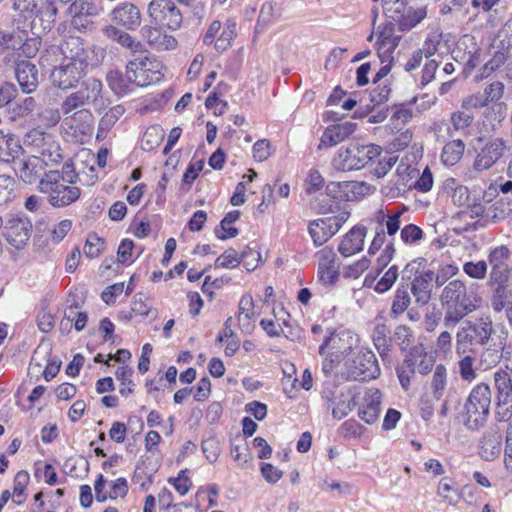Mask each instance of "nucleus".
<instances>
[{
	"label": "nucleus",
	"instance_id": "nucleus-1",
	"mask_svg": "<svg viewBox=\"0 0 512 512\" xmlns=\"http://www.w3.org/2000/svg\"><path fill=\"white\" fill-rule=\"evenodd\" d=\"M43 66H52L50 80L53 86L69 90L75 88L88 67V53L79 37H68L60 46H50L40 58Z\"/></svg>",
	"mask_w": 512,
	"mask_h": 512
},
{
	"label": "nucleus",
	"instance_id": "nucleus-2",
	"mask_svg": "<svg viewBox=\"0 0 512 512\" xmlns=\"http://www.w3.org/2000/svg\"><path fill=\"white\" fill-rule=\"evenodd\" d=\"M444 311L443 323L447 328H453L468 314L477 310L481 298L469 289L462 280H451L442 289L439 296Z\"/></svg>",
	"mask_w": 512,
	"mask_h": 512
},
{
	"label": "nucleus",
	"instance_id": "nucleus-3",
	"mask_svg": "<svg viewBox=\"0 0 512 512\" xmlns=\"http://www.w3.org/2000/svg\"><path fill=\"white\" fill-rule=\"evenodd\" d=\"M78 174L74 165L66 162L62 171L49 170L39 181L38 190L47 196L49 204L56 208L66 207L80 197V188L76 185Z\"/></svg>",
	"mask_w": 512,
	"mask_h": 512
},
{
	"label": "nucleus",
	"instance_id": "nucleus-4",
	"mask_svg": "<svg viewBox=\"0 0 512 512\" xmlns=\"http://www.w3.org/2000/svg\"><path fill=\"white\" fill-rule=\"evenodd\" d=\"M381 153L382 149L378 145L350 144L338 149L331 160V165L340 172L361 170L378 158Z\"/></svg>",
	"mask_w": 512,
	"mask_h": 512
},
{
	"label": "nucleus",
	"instance_id": "nucleus-5",
	"mask_svg": "<svg viewBox=\"0 0 512 512\" xmlns=\"http://www.w3.org/2000/svg\"><path fill=\"white\" fill-rule=\"evenodd\" d=\"M164 64L155 56L144 51L134 55L126 65V77L139 87L159 83L164 77Z\"/></svg>",
	"mask_w": 512,
	"mask_h": 512
},
{
	"label": "nucleus",
	"instance_id": "nucleus-6",
	"mask_svg": "<svg viewBox=\"0 0 512 512\" xmlns=\"http://www.w3.org/2000/svg\"><path fill=\"white\" fill-rule=\"evenodd\" d=\"M358 342L357 336L347 330L331 333L330 336L326 337L319 347L320 355L326 356L322 364L323 371L325 373L331 372L342 358L353 354Z\"/></svg>",
	"mask_w": 512,
	"mask_h": 512
},
{
	"label": "nucleus",
	"instance_id": "nucleus-7",
	"mask_svg": "<svg viewBox=\"0 0 512 512\" xmlns=\"http://www.w3.org/2000/svg\"><path fill=\"white\" fill-rule=\"evenodd\" d=\"M490 404V387L484 383L476 385L465 403V426L470 430H479L483 427L489 415Z\"/></svg>",
	"mask_w": 512,
	"mask_h": 512
},
{
	"label": "nucleus",
	"instance_id": "nucleus-8",
	"mask_svg": "<svg viewBox=\"0 0 512 512\" xmlns=\"http://www.w3.org/2000/svg\"><path fill=\"white\" fill-rule=\"evenodd\" d=\"M84 99L76 92L67 95L60 104V111L65 116L64 122L75 133L87 135L93 129V115L86 106Z\"/></svg>",
	"mask_w": 512,
	"mask_h": 512
},
{
	"label": "nucleus",
	"instance_id": "nucleus-9",
	"mask_svg": "<svg viewBox=\"0 0 512 512\" xmlns=\"http://www.w3.org/2000/svg\"><path fill=\"white\" fill-rule=\"evenodd\" d=\"M344 377L347 380L369 381L380 375L375 354L370 349L360 348L345 360Z\"/></svg>",
	"mask_w": 512,
	"mask_h": 512
},
{
	"label": "nucleus",
	"instance_id": "nucleus-10",
	"mask_svg": "<svg viewBox=\"0 0 512 512\" xmlns=\"http://www.w3.org/2000/svg\"><path fill=\"white\" fill-rule=\"evenodd\" d=\"M24 144L33 149L37 156L59 164L62 159V150L55 137L39 129H32L24 136Z\"/></svg>",
	"mask_w": 512,
	"mask_h": 512
},
{
	"label": "nucleus",
	"instance_id": "nucleus-11",
	"mask_svg": "<svg viewBox=\"0 0 512 512\" xmlns=\"http://www.w3.org/2000/svg\"><path fill=\"white\" fill-rule=\"evenodd\" d=\"M508 151L507 141L501 137L489 138L476 150L473 170L482 173L491 169Z\"/></svg>",
	"mask_w": 512,
	"mask_h": 512
},
{
	"label": "nucleus",
	"instance_id": "nucleus-12",
	"mask_svg": "<svg viewBox=\"0 0 512 512\" xmlns=\"http://www.w3.org/2000/svg\"><path fill=\"white\" fill-rule=\"evenodd\" d=\"M151 23L177 30L182 24V14L172 0H152L147 8Z\"/></svg>",
	"mask_w": 512,
	"mask_h": 512
},
{
	"label": "nucleus",
	"instance_id": "nucleus-13",
	"mask_svg": "<svg viewBox=\"0 0 512 512\" xmlns=\"http://www.w3.org/2000/svg\"><path fill=\"white\" fill-rule=\"evenodd\" d=\"M4 236L7 242L16 249L23 248L29 241L32 233V223L24 215L17 214L10 216L6 223H3Z\"/></svg>",
	"mask_w": 512,
	"mask_h": 512
},
{
	"label": "nucleus",
	"instance_id": "nucleus-14",
	"mask_svg": "<svg viewBox=\"0 0 512 512\" xmlns=\"http://www.w3.org/2000/svg\"><path fill=\"white\" fill-rule=\"evenodd\" d=\"M13 165L15 173L23 182L33 184L37 180L40 181L44 173L48 172L45 171V167L53 164L52 161L45 160L37 155H31L23 158L19 157Z\"/></svg>",
	"mask_w": 512,
	"mask_h": 512
},
{
	"label": "nucleus",
	"instance_id": "nucleus-15",
	"mask_svg": "<svg viewBox=\"0 0 512 512\" xmlns=\"http://www.w3.org/2000/svg\"><path fill=\"white\" fill-rule=\"evenodd\" d=\"M511 252L508 247L501 245L492 249L488 255L491 267L490 282L497 286H504L510 277L509 260Z\"/></svg>",
	"mask_w": 512,
	"mask_h": 512
},
{
	"label": "nucleus",
	"instance_id": "nucleus-16",
	"mask_svg": "<svg viewBox=\"0 0 512 512\" xmlns=\"http://www.w3.org/2000/svg\"><path fill=\"white\" fill-rule=\"evenodd\" d=\"M318 269L317 277L319 282L325 286L333 285L339 277V263L336 253L331 247H324L316 253Z\"/></svg>",
	"mask_w": 512,
	"mask_h": 512
},
{
	"label": "nucleus",
	"instance_id": "nucleus-17",
	"mask_svg": "<svg viewBox=\"0 0 512 512\" xmlns=\"http://www.w3.org/2000/svg\"><path fill=\"white\" fill-rule=\"evenodd\" d=\"M402 214L403 211L399 209L380 208L371 215L370 223L373 225L374 231H380L388 237H394L400 229Z\"/></svg>",
	"mask_w": 512,
	"mask_h": 512
},
{
	"label": "nucleus",
	"instance_id": "nucleus-18",
	"mask_svg": "<svg viewBox=\"0 0 512 512\" xmlns=\"http://www.w3.org/2000/svg\"><path fill=\"white\" fill-rule=\"evenodd\" d=\"M16 81L25 94H31L40 84V73L37 66L28 60L16 62L14 68Z\"/></svg>",
	"mask_w": 512,
	"mask_h": 512
},
{
	"label": "nucleus",
	"instance_id": "nucleus-19",
	"mask_svg": "<svg viewBox=\"0 0 512 512\" xmlns=\"http://www.w3.org/2000/svg\"><path fill=\"white\" fill-rule=\"evenodd\" d=\"M357 129V124L351 121L330 125L325 128L318 145V149L331 148L343 142Z\"/></svg>",
	"mask_w": 512,
	"mask_h": 512
},
{
	"label": "nucleus",
	"instance_id": "nucleus-20",
	"mask_svg": "<svg viewBox=\"0 0 512 512\" xmlns=\"http://www.w3.org/2000/svg\"><path fill=\"white\" fill-rule=\"evenodd\" d=\"M367 228L364 225H355L341 239L338 251L343 257L353 256L363 250Z\"/></svg>",
	"mask_w": 512,
	"mask_h": 512
},
{
	"label": "nucleus",
	"instance_id": "nucleus-21",
	"mask_svg": "<svg viewBox=\"0 0 512 512\" xmlns=\"http://www.w3.org/2000/svg\"><path fill=\"white\" fill-rule=\"evenodd\" d=\"M111 19L127 30H135L141 24V12L133 3L123 2L111 11Z\"/></svg>",
	"mask_w": 512,
	"mask_h": 512
},
{
	"label": "nucleus",
	"instance_id": "nucleus-22",
	"mask_svg": "<svg viewBox=\"0 0 512 512\" xmlns=\"http://www.w3.org/2000/svg\"><path fill=\"white\" fill-rule=\"evenodd\" d=\"M505 93V85L501 81H492L487 83L481 94L485 105L494 104L492 110L498 115V121L501 122L505 117L506 105L501 101Z\"/></svg>",
	"mask_w": 512,
	"mask_h": 512
},
{
	"label": "nucleus",
	"instance_id": "nucleus-23",
	"mask_svg": "<svg viewBox=\"0 0 512 512\" xmlns=\"http://www.w3.org/2000/svg\"><path fill=\"white\" fill-rule=\"evenodd\" d=\"M433 279L434 272L431 270L422 271L415 275L411 283V292L418 305L424 306L430 301Z\"/></svg>",
	"mask_w": 512,
	"mask_h": 512
},
{
	"label": "nucleus",
	"instance_id": "nucleus-24",
	"mask_svg": "<svg viewBox=\"0 0 512 512\" xmlns=\"http://www.w3.org/2000/svg\"><path fill=\"white\" fill-rule=\"evenodd\" d=\"M140 32L143 39L156 50H171L177 45L176 39L159 27L145 25Z\"/></svg>",
	"mask_w": 512,
	"mask_h": 512
},
{
	"label": "nucleus",
	"instance_id": "nucleus-25",
	"mask_svg": "<svg viewBox=\"0 0 512 512\" xmlns=\"http://www.w3.org/2000/svg\"><path fill=\"white\" fill-rule=\"evenodd\" d=\"M497 390V405H507L512 402V364L506 365L494 374Z\"/></svg>",
	"mask_w": 512,
	"mask_h": 512
},
{
	"label": "nucleus",
	"instance_id": "nucleus-26",
	"mask_svg": "<svg viewBox=\"0 0 512 512\" xmlns=\"http://www.w3.org/2000/svg\"><path fill=\"white\" fill-rule=\"evenodd\" d=\"M107 39L120 44L128 49L133 56L144 52L143 44L125 31L118 29L113 25H107L102 30Z\"/></svg>",
	"mask_w": 512,
	"mask_h": 512
},
{
	"label": "nucleus",
	"instance_id": "nucleus-27",
	"mask_svg": "<svg viewBox=\"0 0 512 512\" xmlns=\"http://www.w3.org/2000/svg\"><path fill=\"white\" fill-rule=\"evenodd\" d=\"M382 394L379 389L371 388L364 396V407L359 417L367 424H373L379 417Z\"/></svg>",
	"mask_w": 512,
	"mask_h": 512
},
{
	"label": "nucleus",
	"instance_id": "nucleus-28",
	"mask_svg": "<svg viewBox=\"0 0 512 512\" xmlns=\"http://www.w3.org/2000/svg\"><path fill=\"white\" fill-rule=\"evenodd\" d=\"M406 359L407 363H410L413 369L422 375L429 373L435 362L434 357L426 352L423 345L414 346Z\"/></svg>",
	"mask_w": 512,
	"mask_h": 512
},
{
	"label": "nucleus",
	"instance_id": "nucleus-29",
	"mask_svg": "<svg viewBox=\"0 0 512 512\" xmlns=\"http://www.w3.org/2000/svg\"><path fill=\"white\" fill-rule=\"evenodd\" d=\"M57 10L54 0H38L33 12V25L35 26V20L39 19L43 30H50L55 22Z\"/></svg>",
	"mask_w": 512,
	"mask_h": 512
},
{
	"label": "nucleus",
	"instance_id": "nucleus-30",
	"mask_svg": "<svg viewBox=\"0 0 512 512\" xmlns=\"http://www.w3.org/2000/svg\"><path fill=\"white\" fill-rule=\"evenodd\" d=\"M254 301L253 297L250 294H245L241 297L239 302V313H238V323L240 329L249 334L254 329Z\"/></svg>",
	"mask_w": 512,
	"mask_h": 512
},
{
	"label": "nucleus",
	"instance_id": "nucleus-31",
	"mask_svg": "<svg viewBox=\"0 0 512 512\" xmlns=\"http://www.w3.org/2000/svg\"><path fill=\"white\" fill-rule=\"evenodd\" d=\"M502 437L498 433H486L480 441L479 455L486 461H492L501 453Z\"/></svg>",
	"mask_w": 512,
	"mask_h": 512
},
{
	"label": "nucleus",
	"instance_id": "nucleus-32",
	"mask_svg": "<svg viewBox=\"0 0 512 512\" xmlns=\"http://www.w3.org/2000/svg\"><path fill=\"white\" fill-rule=\"evenodd\" d=\"M308 230L316 246L323 245L333 235L336 234V232L332 228V225L328 222L327 217L312 221L309 224Z\"/></svg>",
	"mask_w": 512,
	"mask_h": 512
},
{
	"label": "nucleus",
	"instance_id": "nucleus-33",
	"mask_svg": "<svg viewBox=\"0 0 512 512\" xmlns=\"http://www.w3.org/2000/svg\"><path fill=\"white\" fill-rule=\"evenodd\" d=\"M444 190L450 196L454 205L466 206L470 200L469 189L457 182L455 178H448L444 182Z\"/></svg>",
	"mask_w": 512,
	"mask_h": 512
},
{
	"label": "nucleus",
	"instance_id": "nucleus-34",
	"mask_svg": "<svg viewBox=\"0 0 512 512\" xmlns=\"http://www.w3.org/2000/svg\"><path fill=\"white\" fill-rule=\"evenodd\" d=\"M474 115L472 112L458 110L450 115L449 124L447 126L448 134L452 137L454 133L461 132L467 133V130L472 126Z\"/></svg>",
	"mask_w": 512,
	"mask_h": 512
},
{
	"label": "nucleus",
	"instance_id": "nucleus-35",
	"mask_svg": "<svg viewBox=\"0 0 512 512\" xmlns=\"http://www.w3.org/2000/svg\"><path fill=\"white\" fill-rule=\"evenodd\" d=\"M342 190L347 200L356 201L373 194L376 188L365 181H347L342 183Z\"/></svg>",
	"mask_w": 512,
	"mask_h": 512
},
{
	"label": "nucleus",
	"instance_id": "nucleus-36",
	"mask_svg": "<svg viewBox=\"0 0 512 512\" xmlns=\"http://www.w3.org/2000/svg\"><path fill=\"white\" fill-rule=\"evenodd\" d=\"M103 84L94 77L87 78L76 92L84 99L87 105L95 104L102 94Z\"/></svg>",
	"mask_w": 512,
	"mask_h": 512
},
{
	"label": "nucleus",
	"instance_id": "nucleus-37",
	"mask_svg": "<svg viewBox=\"0 0 512 512\" xmlns=\"http://www.w3.org/2000/svg\"><path fill=\"white\" fill-rule=\"evenodd\" d=\"M391 89L388 85H379L369 94L370 103L366 105L365 111L356 110L355 117L362 118L367 116L375 107L381 106L389 99Z\"/></svg>",
	"mask_w": 512,
	"mask_h": 512
},
{
	"label": "nucleus",
	"instance_id": "nucleus-38",
	"mask_svg": "<svg viewBox=\"0 0 512 512\" xmlns=\"http://www.w3.org/2000/svg\"><path fill=\"white\" fill-rule=\"evenodd\" d=\"M436 494L448 505L456 506L461 500L460 491L455 487L452 479L444 477L439 481Z\"/></svg>",
	"mask_w": 512,
	"mask_h": 512
},
{
	"label": "nucleus",
	"instance_id": "nucleus-39",
	"mask_svg": "<svg viewBox=\"0 0 512 512\" xmlns=\"http://www.w3.org/2000/svg\"><path fill=\"white\" fill-rule=\"evenodd\" d=\"M465 151V144L460 139H454L445 144L441 159L447 166H453L460 161Z\"/></svg>",
	"mask_w": 512,
	"mask_h": 512
},
{
	"label": "nucleus",
	"instance_id": "nucleus-40",
	"mask_svg": "<svg viewBox=\"0 0 512 512\" xmlns=\"http://www.w3.org/2000/svg\"><path fill=\"white\" fill-rule=\"evenodd\" d=\"M508 48L495 51L492 58L486 62L476 76L478 80L489 78L494 72L498 71L506 62Z\"/></svg>",
	"mask_w": 512,
	"mask_h": 512
},
{
	"label": "nucleus",
	"instance_id": "nucleus-41",
	"mask_svg": "<svg viewBox=\"0 0 512 512\" xmlns=\"http://www.w3.org/2000/svg\"><path fill=\"white\" fill-rule=\"evenodd\" d=\"M397 37L393 36L392 28L384 27L378 35V54L381 58L382 63L384 57L391 58V54L397 46Z\"/></svg>",
	"mask_w": 512,
	"mask_h": 512
},
{
	"label": "nucleus",
	"instance_id": "nucleus-42",
	"mask_svg": "<svg viewBox=\"0 0 512 512\" xmlns=\"http://www.w3.org/2000/svg\"><path fill=\"white\" fill-rule=\"evenodd\" d=\"M388 333L389 330L387 326L384 324L377 325L372 333V340L374 346L376 347L382 359L387 358L390 353V344L389 339L387 337Z\"/></svg>",
	"mask_w": 512,
	"mask_h": 512
},
{
	"label": "nucleus",
	"instance_id": "nucleus-43",
	"mask_svg": "<svg viewBox=\"0 0 512 512\" xmlns=\"http://www.w3.org/2000/svg\"><path fill=\"white\" fill-rule=\"evenodd\" d=\"M23 152V147L17 139L0 143V162L14 164Z\"/></svg>",
	"mask_w": 512,
	"mask_h": 512
},
{
	"label": "nucleus",
	"instance_id": "nucleus-44",
	"mask_svg": "<svg viewBox=\"0 0 512 512\" xmlns=\"http://www.w3.org/2000/svg\"><path fill=\"white\" fill-rule=\"evenodd\" d=\"M36 107V99L32 96H28L16 101L10 108V114L13 119H22L31 115Z\"/></svg>",
	"mask_w": 512,
	"mask_h": 512
},
{
	"label": "nucleus",
	"instance_id": "nucleus-45",
	"mask_svg": "<svg viewBox=\"0 0 512 512\" xmlns=\"http://www.w3.org/2000/svg\"><path fill=\"white\" fill-rule=\"evenodd\" d=\"M447 385V369L444 365H436L431 380V388L433 390L434 397L441 399L444 394Z\"/></svg>",
	"mask_w": 512,
	"mask_h": 512
},
{
	"label": "nucleus",
	"instance_id": "nucleus-46",
	"mask_svg": "<svg viewBox=\"0 0 512 512\" xmlns=\"http://www.w3.org/2000/svg\"><path fill=\"white\" fill-rule=\"evenodd\" d=\"M411 302L410 295L408 293V289L405 286H399L395 292L392 306H391V314L395 317L404 313L409 307Z\"/></svg>",
	"mask_w": 512,
	"mask_h": 512
},
{
	"label": "nucleus",
	"instance_id": "nucleus-47",
	"mask_svg": "<svg viewBox=\"0 0 512 512\" xmlns=\"http://www.w3.org/2000/svg\"><path fill=\"white\" fill-rule=\"evenodd\" d=\"M132 374L133 370L128 366H121L116 370V379L121 382L119 393L124 397H127L134 392L135 384L131 379Z\"/></svg>",
	"mask_w": 512,
	"mask_h": 512
},
{
	"label": "nucleus",
	"instance_id": "nucleus-48",
	"mask_svg": "<svg viewBox=\"0 0 512 512\" xmlns=\"http://www.w3.org/2000/svg\"><path fill=\"white\" fill-rule=\"evenodd\" d=\"M469 326L479 344H486L494 332L492 322L489 319H480L475 324L469 323Z\"/></svg>",
	"mask_w": 512,
	"mask_h": 512
},
{
	"label": "nucleus",
	"instance_id": "nucleus-49",
	"mask_svg": "<svg viewBox=\"0 0 512 512\" xmlns=\"http://www.w3.org/2000/svg\"><path fill=\"white\" fill-rule=\"evenodd\" d=\"M107 82L111 90L117 95H124L130 91L131 83L120 71H110L107 74Z\"/></svg>",
	"mask_w": 512,
	"mask_h": 512
},
{
	"label": "nucleus",
	"instance_id": "nucleus-50",
	"mask_svg": "<svg viewBox=\"0 0 512 512\" xmlns=\"http://www.w3.org/2000/svg\"><path fill=\"white\" fill-rule=\"evenodd\" d=\"M277 18L275 5L272 2H266L261 6L258 20L256 23V32H262Z\"/></svg>",
	"mask_w": 512,
	"mask_h": 512
},
{
	"label": "nucleus",
	"instance_id": "nucleus-51",
	"mask_svg": "<svg viewBox=\"0 0 512 512\" xmlns=\"http://www.w3.org/2000/svg\"><path fill=\"white\" fill-rule=\"evenodd\" d=\"M398 277V266H390L388 270L384 273V275L380 278V280L375 284L374 290L379 294H383L389 291L397 281Z\"/></svg>",
	"mask_w": 512,
	"mask_h": 512
},
{
	"label": "nucleus",
	"instance_id": "nucleus-52",
	"mask_svg": "<svg viewBox=\"0 0 512 512\" xmlns=\"http://www.w3.org/2000/svg\"><path fill=\"white\" fill-rule=\"evenodd\" d=\"M24 40V32L0 31V51L17 50Z\"/></svg>",
	"mask_w": 512,
	"mask_h": 512
},
{
	"label": "nucleus",
	"instance_id": "nucleus-53",
	"mask_svg": "<svg viewBox=\"0 0 512 512\" xmlns=\"http://www.w3.org/2000/svg\"><path fill=\"white\" fill-rule=\"evenodd\" d=\"M502 357L500 349L496 346H489L483 349L479 355V364L483 369L495 367Z\"/></svg>",
	"mask_w": 512,
	"mask_h": 512
},
{
	"label": "nucleus",
	"instance_id": "nucleus-54",
	"mask_svg": "<svg viewBox=\"0 0 512 512\" xmlns=\"http://www.w3.org/2000/svg\"><path fill=\"white\" fill-rule=\"evenodd\" d=\"M125 108L122 105L111 107L99 121V131H109L124 114Z\"/></svg>",
	"mask_w": 512,
	"mask_h": 512
},
{
	"label": "nucleus",
	"instance_id": "nucleus-55",
	"mask_svg": "<svg viewBox=\"0 0 512 512\" xmlns=\"http://www.w3.org/2000/svg\"><path fill=\"white\" fill-rule=\"evenodd\" d=\"M492 308L495 312H501L505 310L506 318L509 321L510 306L512 301L508 295L505 294L504 286H498L491 302Z\"/></svg>",
	"mask_w": 512,
	"mask_h": 512
},
{
	"label": "nucleus",
	"instance_id": "nucleus-56",
	"mask_svg": "<svg viewBox=\"0 0 512 512\" xmlns=\"http://www.w3.org/2000/svg\"><path fill=\"white\" fill-rule=\"evenodd\" d=\"M475 340L470 326H462L456 332V353L461 356L466 352V347Z\"/></svg>",
	"mask_w": 512,
	"mask_h": 512
},
{
	"label": "nucleus",
	"instance_id": "nucleus-57",
	"mask_svg": "<svg viewBox=\"0 0 512 512\" xmlns=\"http://www.w3.org/2000/svg\"><path fill=\"white\" fill-rule=\"evenodd\" d=\"M459 273V268L455 264H444L441 265L436 274L434 273V281L437 287H444L448 280L456 276Z\"/></svg>",
	"mask_w": 512,
	"mask_h": 512
},
{
	"label": "nucleus",
	"instance_id": "nucleus-58",
	"mask_svg": "<svg viewBox=\"0 0 512 512\" xmlns=\"http://www.w3.org/2000/svg\"><path fill=\"white\" fill-rule=\"evenodd\" d=\"M370 264V260L364 256L353 264L345 266L342 271L343 277L357 279L369 268Z\"/></svg>",
	"mask_w": 512,
	"mask_h": 512
},
{
	"label": "nucleus",
	"instance_id": "nucleus-59",
	"mask_svg": "<svg viewBox=\"0 0 512 512\" xmlns=\"http://www.w3.org/2000/svg\"><path fill=\"white\" fill-rule=\"evenodd\" d=\"M427 15V11L425 7H420L417 9H409L405 15L403 16V19L401 21V26L403 29H411L415 27L417 24H419Z\"/></svg>",
	"mask_w": 512,
	"mask_h": 512
},
{
	"label": "nucleus",
	"instance_id": "nucleus-60",
	"mask_svg": "<svg viewBox=\"0 0 512 512\" xmlns=\"http://www.w3.org/2000/svg\"><path fill=\"white\" fill-rule=\"evenodd\" d=\"M104 249V241L96 234H90L85 242L83 253L86 257L93 259L97 258Z\"/></svg>",
	"mask_w": 512,
	"mask_h": 512
},
{
	"label": "nucleus",
	"instance_id": "nucleus-61",
	"mask_svg": "<svg viewBox=\"0 0 512 512\" xmlns=\"http://www.w3.org/2000/svg\"><path fill=\"white\" fill-rule=\"evenodd\" d=\"M15 180L8 175H0V205L12 201L14 197Z\"/></svg>",
	"mask_w": 512,
	"mask_h": 512
},
{
	"label": "nucleus",
	"instance_id": "nucleus-62",
	"mask_svg": "<svg viewBox=\"0 0 512 512\" xmlns=\"http://www.w3.org/2000/svg\"><path fill=\"white\" fill-rule=\"evenodd\" d=\"M463 271L472 279L483 280L487 274V263L483 260L478 262L468 261L464 263Z\"/></svg>",
	"mask_w": 512,
	"mask_h": 512
},
{
	"label": "nucleus",
	"instance_id": "nucleus-63",
	"mask_svg": "<svg viewBox=\"0 0 512 512\" xmlns=\"http://www.w3.org/2000/svg\"><path fill=\"white\" fill-rule=\"evenodd\" d=\"M441 43V35L437 33H431L425 39L421 48L417 51L421 53L423 57L429 58L438 51V46Z\"/></svg>",
	"mask_w": 512,
	"mask_h": 512
},
{
	"label": "nucleus",
	"instance_id": "nucleus-64",
	"mask_svg": "<svg viewBox=\"0 0 512 512\" xmlns=\"http://www.w3.org/2000/svg\"><path fill=\"white\" fill-rule=\"evenodd\" d=\"M241 258L234 249H228L215 261L216 267L232 269L239 265Z\"/></svg>",
	"mask_w": 512,
	"mask_h": 512
}]
</instances>
